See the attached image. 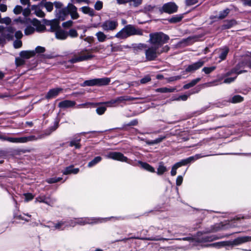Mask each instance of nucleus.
I'll return each instance as SVG.
<instances>
[{"label": "nucleus", "mask_w": 251, "mask_h": 251, "mask_svg": "<svg viewBox=\"0 0 251 251\" xmlns=\"http://www.w3.org/2000/svg\"><path fill=\"white\" fill-rule=\"evenodd\" d=\"M142 30L139 28H136L134 26L128 25L125 26L119 31L115 35V37L120 39H125L128 37L132 35H142Z\"/></svg>", "instance_id": "nucleus-1"}, {"label": "nucleus", "mask_w": 251, "mask_h": 251, "mask_svg": "<svg viewBox=\"0 0 251 251\" xmlns=\"http://www.w3.org/2000/svg\"><path fill=\"white\" fill-rule=\"evenodd\" d=\"M170 49L168 46L162 47V49L158 48V47L151 46L146 50V57L148 60L151 61L154 60L158 55L164 52H167Z\"/></svg>", "instance_id": "nucleus-2"}, {"label": "nucleus", "mask_w": 251, "mask_h": 251, "mask_svg": "<svg viewBox=\"0 0 251 251\" xmlns=\"http://www.w3.org/2000/svg\"><path fill=\"white\" fill-rule=\"evenodd\" d=\"M169 37L163 33H154L150 34V42L154 47H158L160 49L162 44L167 42Z\"/></svg>", "instance_id": "nucleus-3"}, {"label": "nucleus", "mask_w": 251, "mask_h": 251, "mask_svg": "<svg viewBox=\"0 0 251 251\" xmlns=\"http://www.w3.org/2000/svg\"><path fill=\"white\" fill-rule=\"evenodd\" d=\"M90 50H83L80 52H78L74 55L73 57L69 60L72 63H75L77 62H81L85 60H90L94 57Z\"/></svg>", "instance_id": "nucleus-4"}, {"label": "nucleus", "mask_w": 251, "mask_h": 251, "mask_svg": "<svg viewBox=\"0 0 251 251\" xmlns=\"http://www.w3.org/2000/svg\"><path fill=\"white\" fill-rule=\"evenodd\" d=\"M201 157L199 155H196L195 157L191 156L186 159H184L181 160V161L176 163L172 167L171 170V175L173 176H174L176 174V169L179 167H181L182 166L186 165L192 161H194L195 159H197Z\"/></svg>", "instance_id": "nucleus-5"}, {"label": "nucleus", "mask_w": 251, "mask_h": 251, "mask_svg": "<svg viewBox=\"0 0 251 251\" xmlns=\"http://www.w3.org/2000/svg\"><path fill=\"white\" fill-rule=\"evenodd\" d=\"M251 241V236H244L237 238L235 239L234 241L231 242H223L220 243L219 244L222 246H229V245H237L238 244H240L243 243L247 242L248 241Z\"/></svg>", "instance_id": "nucleus-6"}, {"label": "nucleus", "mask_w": 251, "mask_h": 251, "mask_svg": "<svg viewBox=\"0 0 251 251\" xmlns=\"http://www.w3.org/2000/svg\"><path fill=\"white\" fill-rule=\"evenodd\" d=\"M107 157L121 161L126 162L127 160L126 157L119 152H110L107 155Z\"/></svg>", "instance_id": "nucleus-7"}, {"label": "nucleus", "mask_w": 251, "mask_h": 251, "mask_svg": "<svg viewBox=\"0 0 251 251\" xmlns=\"http://www.w3.org/2000/svg\"><path fill=\"white\" fill-rule=\"evenodd\" d=\"M8 141L11 142L16 143H25L27 141L36 140L35 136H30L28 137H23L20 138H9Z\"/></svg>", "instance_id": "nucleus-8"}, {"label": "nucleus", "mask_w": 251, "mask_h": 251, "mask_svg": "<svg viewBox=\"0 0 251 251\" xmlns=\"http://www.w3.org/2000/svg\"><path fill=\"white\" fill-rule=\"evenodd\" d=\"M162 9L165 12L172 13L177 11V6L174 2H168L163 6Z\"/></svg>", "instance_id": "nucleus-9"}, {"label": "nucleus", "mask_w": 251, "mask_h": 251, "mask_svg": "<svg viewBox=\"0 0 251 251\" xmlns=\"http://www.w3.org/2000/svg\"><path fill=\"white\" fill-rule=\"evenodd\" d=\"M117 25L118 24L116 22L107 21L103 23L101 27L105 30H113L117 27Z\"/></svg>", "instance_id": "nucleus-10"}, {"label": "nucleus", "mask_w": 251, "mask_h": 251, "mask_svg": "<svg viewBox=\"0 0 251 251\" xmlns=\"http://www.w3.org/2000/svg\"><path fill=\"white\" fill-rule=\"evenodd\" d=\"M68 11L71 15V17L73 19H76L78 18L79 15L76 12V7L72 4H70L67 7Z\"/></svg>", "instance_id": "nucleus-11"}, {"label": "nucleus", "mask_w": 251, "mask_h": 251, "mask_svg": "<svg viewBox=\"0 0 251 251\" xmlns=\"http://www.w3.org/2000/svg\"><path fill=\"white\" fill-rule=\"evenodd\" d=\"M203 61H199L192 65H189L186 69V72H190L192 71H195L199 68H201L203 65Z\"/></svg>", "instance_id": "nucleus-12"}, {"label": "nucleus", "mask_w": 251, "mask_h": 251, "mask_svg": "<svg viewBox=\"0 0 251 251\" xmlns=\"http://www.w3.org/2000/svg\"><path fill=\"white\" fill-rule=\"evenodd\" d=\"M75 104V102L74 101L65 100L59 102L58 104V106L60 108H66L69 107H72L74 106Z\"/></svg>", "instance_id": "nucleus-13"}, {"label": "nucleus", "mask_w": 251, "mask_h": 251, "mask_svg": "<svg viewBox=\"0 0 251 251\" xmlns=\"http://www.w3.org/2000/svg\"><path fill=\"white\" fill-rule=\"evenodd\" d=\"M74 166L71 165L69 167H66L64 170L62 172V173L64 175H67L71 174H77L79 170L78 168H73Z\"/></svg>", "instance_id": "nucleus-14"}, {"label": "nucleus", "mask_w": 251, "mask_h": 251, "mask_svg": "<svg viewBox=\"0 0 251 251\" xmlns=\"http://www.w3.org/2000/svg\"><path fill=\"white\" fill-rule=\"evenodd\" d=\"M62 91V89L60 88L51 89L47 93L46 98L48 99H50L53 97L57 96Z\"/></svg>", "instance_id": "nucleus-15"}, {"label": "nucleus", "mask_w": 251, "mask_h": 251, "mask_svg": "<svg viewBox=\"0 0 251 251\" xmlns=\"http://www.w3.org/2000/svg\"><path fill=\"white\" fill-rule=\"evenodd\" d=\"M31 23L34 26L36 27V30L38 31H42L45 30L46 29L45 26L43 25H42L41 22L37 19H33L31 21Z\"/></svg>", "instance_id": "nucleus-16"}, {"label": "nucleus", "mask_w": 251, "mask_h": 251, "mask_svg": "<svg viewBox=\"0 0 251 251\" xmlns=\"http://www.w3.org/2000/svg\"><path fill=\"white\" fill-rule=\"evenodd\" d=\"M135 99L134 98L126 96L119 97L115 99L117 105L121 103H125L126 101H132Z\"/></svg>", "instance_id": "nucleus-17"}, {"label": "nucleus", "mask_w": 251, "mask_h": 251, "mask_svg": "<svg viewBox=\"0 0 251 251\" xmlns=\"http://www.w3.org/2000/svg\"><path fill=\"white\" fill-rule=\"evenodd\" d=\"M59 20L55 19L48 22V25L50 26V29L51 31H54L58 30L59 28Z\"/></svg>", "instance_id": "nucleus-18"}, {"label": "nucleus", "mask_w": 251, "mask_h": 251, "mask_svg": "<svg viewBox=\"0 0 251 251\" xmlns=\"http://www.w3.org/2000/svg\"><path fill=\"white\" fill-rule=\"evenodd\" d=\"M35 52L34 50L22 51L20 53V55L21 58L25 59H29L30 57L35 56Z\"/></svg>", "instance_id": "nucleus-19"}, {"label": "nucleus", "mask_w": 251, "mask_h": 251, "mask_svg": "<svg viewBox=\"0 0 251 251\" xmlns=\"http://www.w3.org/2000/svg\"><path fill=\"white\" fill-rule=\"evenodd\" d=\"M55 36L57 39L64 40L68 36V33L61 29H58L55 32Z\"/></svg>", "instance_id": "nucleus-20"}, {"label": "nucleus", "mask_w": 251, "mask_h": 251, "mask_svg": "<svg viewBox=\"0 0 251 251\" xmlns=\"http://www.w3.org/2000/svg\"><path fill=\"white\" fill-rule=\"evenodd\" d=\"M110 81L109 78L96 79V85L102 86L107 85Z\"/></svg>", "instance_id": "nucleus-21"}, {"label": "nucleus", "mask_w": 251, "mask_h": 251, "mask_svg": "<svg viewBox=\"0 0 251 251\" xmlns=\"http://www.w3.org/2000/svg\"><path fill=\"white\" fill-rule=\"evenodd\" d=\"M196 38V37L194 36V37H189L186 39H183V40H182L181 42H179L176 45V47H182V44H185V45H187L189 44V43L191 41H192L193 40H194Z\"/></svg>", "instance_id": "nucleus-22"}, {"label": "nucleus", "mask_w": 251, "mask_h": 251, "mask_svg": "<svg viewBox=\"0 0 251 251\" xmlns=\"http://www.w3.org/2000/svg\"><path fill=\"white\" fill-rule=\"evenodd\" d=\"M139 163L141 165L142 168L146 169V170L151 172H155L154 169L149 164L141 161H139Z\"/></svg>", "instance_id": "nucleus-23"}, {"label": "nucleus", "mask_w": 251, "mask_h": 251, "mask_svg": "<svg viewBox=\"0 0 251 251\" xmlns=\"http://www.w3.org/2000/svg\"><path fill=\"white\" fill-rule=\"evenodd\" d=\"M32 10H35L36 15L40 17H44L45 16V13L40 9H39L36 5H33L31 7Z\"/></svg>", "instance_id": "nucleus-24"}, {"label": "nucleus", "mask_w": 251, "mask_h": 251, "mask_svg": "<svg viewBox=\"0 0 251 251\" xmlns=\"http://www.w3.org/2000/svg\"><path fill=\"white\" fill-rule=\"evenodd\" d=\"M68 9H62L59 11L58 18L59 20L63 21L65 20V17L68 15Z\"/></svg>", "instance_id": "nucleus-25"}, {"label": "nucleus", "mask_w": 251, "mask_h": 251, "mask_svg": "<svg viewBox=\"0 0 251 251\" xmlns=\"http://www.w3.org/2000/svg\"><path fill=\"white\" fill-rule=\"evenodd\" d=\"M200 80V78H198L196 79H194V80H192L190 83L184 85L183 88H184V89H189V88L195 86L198 82H199Z\"/></svg>", "instance_id": "nucleus-26"}, {"label": "nucleus", "mask_w": 251, "mask_h": 251, "mask_svg": "<svg viewBox=\"0 0 251 251\" xmlns=\"http://www.w3.org/2000/svg\"><path fill=\"white\" fill-rule=\"evenodd\" d=\"M96 36L97 37L99 41L100 42H104L106 38V35L101 31L97 33Z\"/></svg>", "instance_id": "nucleus-27"}, {"label": "nucleus", "mask_w": 251, "mask_h": 251, "mask_svg": "<svg viewBox=\"0 0 251 251\" xmlns=\"http://www.w3.org/2000/svg\"><path fill=\"white\" fill-rule=\"evenodd\" d=\"M176 90L175 88H167L166 87L158 88L156 90V92L160 93L173 92Z\"/></svg>", "instance_id": "nucleus-28"}, {"label": "nucleus", "mask_w": 251, "mask_h": 251, "mask_svg": "<svg viewBox=\"0 0 251 251\" xmlns=\"http://www.w3.org/2000/svg\"><path fill=\"white\" fill-rule=\"evenodd\" d=\"M82 11L85 14H89L91 16L94 15V11L89 7H83L82 8Z\"/></svg>", "instance_id": "nucleus-29"}, {"label": "nucleus", "mask_w": 251, "mask_h": 251, "mask_svg": "<svg viewBox=\"0 0 251 251\" xmlns=\"http://www.w3.org/2000/svg\"><path fill=\"white\" fill-rule=\"evenodd\" d=\"M236 22L234 20H231L230 21L227 22L226 24H225L223 25V29H228L232 26L234 25H235Z\"/></svg>", "instance_id": "nucleus-30"}, {"label": "nucleus", "mask_w": 251, "mask_h": 251, "mask_svg": "<svg viewBox=\"0 0 251 251\" xmlns=\"http://www.w3.org/2000/svg\"><path fill=\"white\" fill-rule=\"evenodd\" d=\"M101 160V157L100 156L96 157L93 160H92L91 162H90L88 164V166L91 167L93 165H95L97 163L100 161Z\"/></svg>", "instance_id": "nucleus-31"}, {"label": "nucleus", "mask_w": 251, "mask_h": 251, "mask_svg": "<svg viewBox=\"0 0 251 251\" xmlns=\"http://www.w3.org/2000/svg\"><path fill=\"white\" fill-rule=\"evenodd\" d=\"M99 105L101 104H104L107 105L108 106H115L117 105L116 101L115 99L111 100L110 101L99 103Z\"/></svg>", "instance_id": "nucleus-32"}, {"label": "nucleus", "mask_w": 251, "mask_h": 251, "mask_svg": "<svg viewBox=\"0 0 251 251\" xmlns=\"http://www.w3.org/2000/svg\"><path fill=\"white\" fill-rule=\"evenodd\" d=\"M35 31V28L31 26H27L25 30V33L26 35L32 34Z\"/></svg>", "instance_id": "nucleus-33"}, {"label": "nucleus", "mask_w": 251, "mask_h": 251, "mask_svg": "<svg viewBox=\"0 0 251 251\" xmlns=\"http://www.w3.org/2000/svg\"><path fill=\"white\" fill-rule=\"evenodd\" d=\"M238 70V68H234L232 69L231 71H230L228 72H227L226 74V76H229V75H231L233 73H237L238 74H241V73H242L243 72H246V71H245V70H243V71H240L239 72H237Z\"/></svg>", "instance_id": "nucleus-34"}, {"label": "nucleus", "mask_w": 251, "mask_h": 251, "mask_svg": "<svg viewBox=\"0 0 251 251\" xmlns=\"http://www.w3.org/2000/svg\"><path fill=\"white\" fill-rule=\"evenodd\" d=\"M228 51H229V49L227 48H224L220 56V58L222 60H224L226 58Z\"/></svg>", "instance_id": "nucleus-35"}, {"label": "nucleus", "mask_w": 251, "mask_h": 251, "mask_svg": "<svg viewBox=\"0 0 251 251\" xmlns=\"http://www.w3.org/2000/svg\"><path fill=\"white\" fill-rule=\"evenodd\" d=\"M165 137L164 136V137L156 139V140L152 141H146V142L148 145H152V144H157V143L161 142L164 139H165Z\"/></svg>", "instance_id": "nucleus-36"}, {"label": "nucleus", "mask_w": 251, "mask_h": 251, "mask_svg": "<svg viewBox=\"0 0 251 251\" xmlns=\"http://www.w3.org/2000/svg\"><path fill=\"white\" fill-rule=\"evenodd\" d=\"M166 171L167 168L166 167L164 166L163 165L160 164L157 169V174L159 175H162Z\"/></svg>", "instance_id": "nucleus-37"}, {"label": "nucleus", "mask_w": 251, "mask_h": 251, "mask_svg": "<svg viewBox=\"0 0 251 251\" xmlns=\"http://www.w3.org/2000/svg\"><path fill=\"white\" fill-rule=\"evenodd\" d=\"M44 6L46 7L47 10L50 12L53 9V3L50 2H46L44 4Z\"/></svg>", "instance_id": "nucleus-38"}, {"label": "nucleus", "mask_w": 251, "mask_h": 251, "mask_svg": "<svg viewBox=\"0 0 251 251\" xmlns=\"http://www.w3.org/2000/svg\"><path fill=\"white\" fill-rule=\"evenodd\" d=\"M243 100V98L241 96H240L239 95H236V96H234L232 98L231 102L233 103H236V102H241Z\"/></svg>", "instance_id": "nucleus-39"}, {"label": "nucleus", "mask_w": 251, "mask_h": 251, "mask_svg": "<svg viewBox=\"0 0 251 251\" xmlns=\"http://www.w3.org/2000/svg\"><path fill=\"white\" fill-rule=\"evenodd\" d=\"M15 63L17 67L23 65L25 63V61L21 58L17 57L15 59Z\"/></svg>", "instance_id": "nucleus-40"}, {"label": "nucleus", "mask_w": 251, "mask_h": 251, "mask_svg": "<svg viewBox=\"0 0 251 251\" xmlns=\"http://www.w3.org/2000/svg\"><path fill=\"white\" fill-rule=\"evenodd\" d=\"M215 68V67H204L203 68L202 70L206 74H209L214 71Z\"/></svg>", "instance_id": "nucleus-41"}, {"label": "nucleus", "mask_w": 251, "mask_h": 251, "mask_svg": "<svg viewBox=\"0 0 251 251\" xmlns=\"http://www.w3.org/2000/svg\"><path fill=\"white\" fill-rule=\"evenodd\" d=\"M181 16H177L171 18L170 19H169V21L170 23H175L180 22L181 20Z\"/></svg>", "instance_id": "nucleus-42"}, {"label": "nucleus", "mask_w": 251, "mask_h": 251, "mask_svg": "<svg viewBox=\"0 0 251 251\" xmlns=\"http://www.w3.org/2000/svg\"><path fill=\"white\" fill-rule=\"evenodd\" d=\"M23 11V8L21 6L17 5L13 9V12L15 14H19Z\"/></svg>", "instance_id": "nucleus-43"}, {"label": "nucleus", "mask_w": 251, "mask_h": 251, "mask_svg": "<svg viewBox=\"0 0 251 251\" xmlns=\"http://www.w3.org/2000/svg\"><path fill=\"white\" fill-rule=\"evenodd\" d=\"M11 23V20L9 17H6L4 18H2L1 21L0 23L1 24H5L7 25L10 24Z\"/></svg>", "instance_id": "nucleus-44"}, {"label": "nucleus", "mask_w": 251, "mask_h": 251, "mask_svg": "<svg viewBox=\"0 0 251 251\" xmlns=\"http://www.w3.org/2000/svg\"><path fill=\"white\" fill-rule=\"evenodd\" d=\"M34 51L35 52V54L36 53H41L44 52L46 51V49L44 47L38 46L36 48L35 50Z\"/></svg>", "instance_id": "nucleus-45"}, {"label": "nucleus", "mask_w": 251, "mask_h": 251, "mask_svg": "<svg viewBox=\"0 0 251 251\" xmlns=\"http://www.w3.org/2000/svg\"><path fill=\"white\" fill-rule=\"evenodd\" d=\"M229 13V9H226L224 10L221 14H220L219 18L220 19H224L225 18Z\"/></svg>", "instance_id": "nucleus-46"}, {"label": "nucleus", "mask_w": 251, "mask_h": 251, "mask_svg": "<svg viewBox=\"0 0 251 251\" xmlns=\"http://www.w3.org/2000/svg\"><path fill=\"white\" fill-rule=\"evenodd\" d=\"M198 3V0H186L187 6H192Z\"/></svg>", "instance_id": "nucleus-47"}, {"label": "nucleus", "mask_w": 251, "mask_h": 251, "mask_svg": "<svg viewBox=\"0 0 251 251\" xmlns=\"http://www.w3.org/2000/svg\"><path fill=\"white\" fill-rule=\"evenodd\" d=\"M102 2L100 1H98L95 5V8L97 10H100L102 7Z\"/></svg>", "instance_id": "nucleus-48"}, {"label": "nucleus", "mask_w": 251, "mask_h": 251, "mask_svg": "<svg viewBox=\"0 0 251 251\" xmlns=\"http://www.w3.org/2000/svg\"><path fill=\"white\" fill-rule=\"evenodd\" d=\"M61 179H62L61 177H58L57 178H50L49 179H48L47 180V182L49 183H56L57 182H58V181H60Z\"/></svg>", "instance_id": "nucleus-49"}, {"label": "nucleus", "mask_w": 251, "mask_h": 251, "mask_svg": "<svg viewBox=\"0 0 251 251\" xmlns=\"http://www.w3.org/2000/svg\"><path fill=\"white\" fill-rule=\"evenodd\" d=\"M73 22L72 21H68L62 24V26L65 28H68L72 26Z\"/></svg>", "instance_id": "nucleus-50"}, {"label": "nucleus", "mask_w": 251, "mask_h": 251, "mask_svg": "<svg viewBox=\"0 0 251 251\" xmlns=\"http://www.w3.org/2000/svg\"><path fill=\"white\" fill-rule=\"evenodd\" d=\"M69 34L72 37H75L77 36V33L76 30L74 29H71L69 32Z\"/></svg>", "instance_id": "nucleus-51"}, {"label": "nucleus", "mask_w": 251, "mask_h": 251, "mask_svg": "<svg viewBox=\"0 0 251 251\" xmlns=\"http://www.w3.org/2000/svg\"><path fill=\"white\" fill-rule=\"evenodd\" d=\"M129 2H132L133 3V5L135 7L139 6L141 4L142 2V0H129Z\"/></svg>", "instance_id": "nucleus-52"}, {"label": "nucleus", "mask_w": 251, "mask_h": 251, "mask_svg": "<svg viewBox=\"0 0 251 251\" xmlns=\"http://www.w3.org/2000/svg\"><path fill=\"white\" fill-rule=\"evenodd\" d=\"M24 196L25 197L26 201L31 200L34 198L33 195L31 193H25L24 194Z\"/></svg>", "instance_id": "nucleus-53"}, {"label": "nucleus", "mask_w": 251, "mask_h": 251, "mask_svg": "<svg viewBox=\"0 0 251 251\" xmlns=\"http://www.w3.org/2000/svg\"><path fill=\"white\" fill-rule=\"evenodd\" d=\"M22 46V42L20 40H16L14 42V46L15 48H19Z\"/></svg>", "instance_id": "nucleus-54"}, {"label": "nucleus", "mask_w": 251, "mask_h": 251, "mask_svg": "<svg viewBox=\"0 0 251 251\" xmlns=\"http://www.w3.org/2000/svg\"><path fill=\"white\" fill-rule=\"evenodd\" d=\"M106 109V107H100L97 108L96 111L99 114L101 115L104 113Z\"/></svg>", "instance_id": "nucleus-55"}, {"label": "nucleus", "mask_w": 251, "mask_h": 251, "mask_svg": "<svg viewBox=\"0 0 251 251\" xmlns=\"http://www.w3.org/2000/svg\"><path fill=\"white\" fill-rule=\"evenodd\" d=\"M85 83L88 86H93V85H96V79L93 80H91L89 81H86L85 82Z\"/></svg>", "instance_id": "nucleus-56"}, {"label": "nucleus", "mask_w": 251, "mask_h": 251, "mask_svg": "<svg viewBox=\"0 0 251 251\" xmlns=\"http://www.w3.org/2000/svg\"><path fill=\"white\" fill-rule=\"evenodd\" d=\"M7 10V6L6 4L0 3V11L1 12H5Z\"/></svg>", "instance_id": "nucleus-57"}, {"label": "nucleus", "mask_w": 251, "mask_h": 251, "mask_svg": "<svg viewBox=\"0 0 251 251\" xmlns=\"http://www.w3.org/2000/svg\"><path fill=\"white\" fill-rule=\"evenodd\" d=\"M151 77L149 76H147L145 77L144 78L141 79L140 80V82L141 83L144 84L146 82H149L150 81H151Z\"/></svg>", "instance_id": "nucleus-58"}, {"label": "nucleus", "mask_w": 251, "mask_h": 251, "mask_svg": "<svg viewBox=\"0 0 251 251\" xmlns=\"http://www.w3.org/2000/svg\"><path fill=\"white\" fill-rule=\"evenodd\" d=\"M23 15L25 16V17H27L28 16H29L30 14V10L29 8H25V9H24L23 10Z\"/></svg>", "instance_id": "nucleus-59"}, {"label": "nucleus", "mask_w": 251, "mask_h": 251, "mask_svg": "<svg viewBox=\"0 0 251 251\" xmlns=\"http://www.w3.org/2000/svg\"><path fill=\"white\" fill-rule=\"evenodd\" d=\"M183 181V177L181 176H178L176 179V185L179 186L181 184Z\"/></svg>", "instance_id": "nucleus-60"}, {"label": "nucleus", "mask_w": 251, "mask_h": 251, "mask_svg": "<svg viewBox=\"0 0 251 251\" xmlns=\"http://www.w3.org/2000/svg\"><path fill=\"white\" fill-rule=\"evenodd\" d=\"M187 98H188L187 96L186 95H184L179 96L178 98H177L176 99H174V100H186L187 99Z\"/></svg>", "instance_id": "nucleus-61"}, {"label": "nucleus", "mask_w": 251, "mask_h": 251, "mask_svg": "<svg viewBox=\"0 0 251 251\" xmlns=\"http://www.w3.org/2000/svg\"><path fill=\"white\" fill-rule=\"evenodd\" d=\"M15 36L17 39H21L23 37V33L21 31H18L16 32Z\"/></svg>", "instance_id": "nucleus-62"}, {"label": "nucleus", "mask_w": 251, "mask_h": 251, "mask_svg": "<svg viewBox=\"0 0 251 251\" xmlns=\"http://www.w3.org/2000/svg\"><path fill=\"white\" fill-rule=\"evenodd\" d=\"M70 145L71 146H75L77 149H79L80 147V145L79 143L73 141L70 142Z\"/></svg>", "instance_id": "nucleus-63"}, {"label": "nucleus", "mask_w": 251, "mask_h": 251, "mask_svg": "<svg viewBox=\"0 0 251 251\" xmlns=\"http://www.w3.org/2000/svg\"><path fill=\"white\" fill-rule=\"evenodd\" d=\"M245 5L251 6V0H242Z\"/></svg>", "instance_id": "nucleus-64"}]
</instances>
